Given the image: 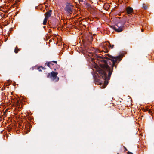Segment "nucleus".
Returning <instances> with one entry per match:
<instances>
[{
    "mask_svg": "<svg viewBox=\"0 0 154 154\" xmlns=\"http://www.w3.org/2000/svg\"><path fill=\"white\" fill-rule=\"evenodd\" d=\"M94 51L95 55L94 57L99 60L100 67L95 64L93 70L97 72L95 74L97 78L98 77L103 79L104 83H101L100 86L101 88H104L108 84L107 80L110 78L113 67L115 66L116 68V64L121 61L122 57L121 56L113 57L108 54L104 55L99 54L101 52L98 49H95Z\"/></svg>",
    "mask_w": 154,
    "mask_h": 154,
    "instance_id": "obj_1",
    "label": "nucleus"
},
{
    "mask_svg": "<svg viewBox=\"0 0 154 154\" xmlns=\"http://www.w3.org/2000/svg\"><path fill=\"white\" fill-rule=\"evenodd\" d=\"M125 24V22L124 21H121L118 22L114 26V28L116 31L120 32L122 31L123 27H124Z\"/></svg>",
    "mask_w": 154,
    "mask_h": 154,
    "instance_id": "obj_2",
    "label": "nucleus"
},
{
    "mask_svg": "<svg viewBox=\"0 0 154 154\" xmlns=\"http://www.w3.org/2000/svg\"><path fill=\"white\" fill-rule=\"evenodd\" d=\"M57 72L52 71L51 73H49L47 76L48 78H51L53 81L56 82L59 80V78L57 76Z\"/></svg>",
    "mask_w": 154,
    "mask_h": 154,
    "instance_id": "obj_3",
    "label": "nucleus"
},
{
    "mask_svg": "<svg viewBox=\"0 0 154 154\" xmlns=\"http://www.w3.org/2000/svg\"><path fill=\"white\" fill-rule=\"evenodd\" d=\"M65 10L68 13L71 14L73 10V6L69 4L67 5L65 8Z\"/></svg>",
    "mask_w": 154,
    "mask_h": 154,
    "instance_id": "obj_4",
    "label": "nucleus"
},
{
    "mask_svg": "<svg viewBox=\"0 0 154 154\" xmlns=\"http://www.w3.org/2000/svg\"><path fill=\"white\" fill-rule=\"evenodd\" d=\"M109 45L110 44L109 41L103 43L101 45V46L106 50H108V48H109Z\"/></svg>",
    "mask_w": 154,
    "mask_h": 154,
    "instance_id": "obj_5",
    "label": "nucleus"
},
{
    "mask_svg": "<svg viewBox=\"0 0 154 154\" xmlns=\"http://www.w3.org/2000/svg\"><path fill=\"white\" fill-rule=\"evenodd\" d=\"M51 10H50L46 12L45 15V17L48 19L51 15Z\"/></svg>",
    "mask_w": 154,
    "mask_h": 154,
    "instance_id": "obj_6",
    "label": "nucleus"
},
{
    "mask_svg": "<svg viewBox=\"0 0 154 154\" xmlns=\"http://www.w3.org/2000/svg\"><path fill=\"white\" fill-rule=\"evenodd\" d=\"M126 11L128 14H130L133 12V10L132 8L129 7L127 8Z\"/></svg>",
    "mask_w": 154,
    "mask_h": 154,
    "instance_id": "obj_7",
    "label": "nucleus"
},
{
    "mask_svg": "<svg viewBox=\"0 0 154 154\" xmlns=\"http://www.w3.org/2000/svg\"><path fill=\"white\" fill-rule=\"evenodd\" d=\"M145 112L146 111H148V113H149V114H151V113H152V111L150 110L149 109H148L147 107H146V106H145ZM151 115L152 116V114H151Z\"/></svg>",
    "mask_w": 154,
    "mask_h": 154,
    "instance_id": "obj_8",
    "label": "nucleus"
},
{
    "mask_svg": "<svg viewBox=\"0 0 154 154\" xmlns=\"http://www.w3.org/2000/svg\"><path fill=\"white\" fill-rule=\"evenodd\" d=\"M47 20H48V19L45 17V18L44 19V21L43 22V25H45L46 24Z\"/></svg>",
    "mask_w": 154,
    "mask_h": 154,
    "instance_id": "obj_9",
    "label": "nucleus"
},
{
    "mask_svg": "<svg viewBox=\"0 0 154 154\" xmlns=\"http://www.w3.org/2000/svg\"><path fill=\"white\" fill-rule=\"evenodd\" d=\"M19 50V49H18L17 47H16V48H15V49L14 50V51L15 53H17L18 52Z\"/></svg>",
    "mask_w": 154,
    "mask_h": 154,
    "instance_id": "obj_10",
    "label": "nucleus"
},
{
    "mask_svg": "<svg viewBox=\"0 0 154 154\" xmlns=\"http://www.w3.org/2000/svg\"><path fill=\"white\" fill-rule=\"evenodd\" d=\"M50 64H51V62L48 63H47V65L48 67H50Z\"/></svg>",
    "mask_w": 154,
    "mask_h": 154,
    "instance_id": "obj_11",
    "label": "nucleus"
},
{
    "mask_svg": "<svg viewBox=\"0 0 154 154\" xmlns=\"http://www.w3.org/2000/svg\"><path fill=\"white\" fill-rule=\"evenodd\" d=\"M130 21H131L132 23H134L133 22L134 21V19L133 18V19H130Z\"/></svg>",
    "mask_w": 154,
    "mask_h": 154,
    "instance_id": "obj_12",
    "label": "nucleus"
},
{
    "mask_svg": "<svg viewBox=\"0 0 154 154\" xmlns=\"http://www.w3.org/2000/svg\"><path fill=\"white\" fill-rule=\"evenodd\" d=\"M114 47V45H111L110 44V45H109V48H113Z\"/></svg>",
    "mask_w": 154,
    "mask_h": 154,
    "instance_id": "obj_13",
    "label": "nucleus"
},
{
    "mask_svg": "<svg viewBox=\"0 0 154 154\" xmlns=\"http://www.w3.org/2000/svg\"><path fill=\"white\" fill-rule=\"evenodd\" d=\"M152 117H151V116H150V117H148V118H150V121H152Z\"/></svg>",
    "mask_w": 154,
    "mask_h": 154,
    "instance_id": "obj_14",
    "label": "nucleus"
},
{
    "mask_svg": "<svg viewBox=\"0 0 154 154\" xmlns=\"http://www.w3.org/2000/svg\"><path fill=\"white\" fill-rule=\"evenodd\" d=\"M1 16L2 17L4 16V14L3 13H2V14H1Z\"/></svg>",
    "mask_w": 154,
    "mask_h": 154,
    "instance_id": "obj_15",
    "label": "nucleus"
},
{
    "mask_svg": "<svg viewBox=\"0 0 154 154\" xmlns=\"http://www.w3.org/2000/svg\"><path fill=\"white\" fill-rule=\"evenodd\" d=\"M79 0L80 2H84V0Z\"/></svg>",
    "mask_w": 154,
    "mask_h": 154,
    "instance_id": "obj_16",
    "label": "nucleus"
},
{
    "mask_svg": "<svg viewBox=\"0 0 154 154\" xmlns=\"http://www.w3.org/2000/svg\"><path fill=\"white\" fill-rule=\"evenodd\" d=\"M128 154H133V153H131V152H128Z\"/></svg>",
    "mask_w": 154,
    "mask_h": 154,
    "instance_id": "obj_17",
    "label": "nucleus"
},
{
    "mask_svg": "<svg viewBox=\"0 0 154 154\" xmlns=\"http://www.w3.org/2000/svg\"><path fill=\"white\" fill-rule=\"evenodd\" d=\"M90 55H89V54L88 55L89 56H90L91 55H92V54L91 53H90Z\"/></svg>",
    "mask_w": 154,
    "mask_h": 154,
    "instance_id": "obj_18",
    "label": "nucleus"
},
{
    "mask_svg": "<svg viewBox=\"0 0 154 154\" xmlns=\"http://www.w3.org/2000/svg\"><path fill=\"white\" fill-rule=\"evenodd\" d=\"M52 62H54L55 63H57V61H53Z\"/></svg>",
    "mask_w": 154,
    "mask_h": 154,
    "instance_id": "obj_19",
    "label": "nucleus"
},
{
    "mask_svg": "<svg viewBox=\"0 0 154 154\" xmlns=\"http://www.w3.org/2000/svg\"><path fill=\"white\" fill-rule=\"evenodd\" d=\"M147 7L146 6H145V9H146L147 8Z\"/></svg>",
    "mask_w": 154,
    "mask_h": 154,
    "instance_id": "obj_20",
    "label": "nucleus"
},
{
    "mask_svg": "<svg viewBox=\"0 0 154 154\" xmlns=\"http://www.w3.org/2000/svg\"><path fill=\"white\" fill-rule=\"evenodd\" d=\"M141 30H142V32H143V29H142Z\"/></svg>",
    "mask_w": 154,
    "mask_h": 154,
    "instance_id": "obj_21",
    "label": "nucleus"
},
{
    "mask_svg": "<svg viewBox=\"0 0 154 154\" xmlns=\"http://www.w3.org/2000/svg\"><path fill=\"white\" fill-rule=\"evenodd\" d=\"M40 68H41L42 69H44V68H43V67H41Z\"/></svg>",
    "mask_w": 154,
    "mask_h": 154,
    "instance_id": "obj_22",
    "label": "nucleus"
},
{
    "mask_svg": "<svg viewBox=\"0 0 154 154\" xmlns=\"http://www.w3.org/2000/svg\"><path fill=\"white\" fill-rule=\"evenodd\" d=\"M50 65H53V64L51 63V64H50Z\"/></svg>",
    "mask_w": 154,
    "mask_h": 154,
    "instance_id": "obj_23",
    "label": "nucleus"
},
{
    "mask_svg": "<svg viewBox=\"0 0 154 154\" xmlns=\"http://www.w3.org/2000/svg\"><path fill=\"white\" fill-rule=\"evenodd\" d=\"M91 39H92V37H91Z\"/></svg>",
    "mask_w": 154,
    "mask_h": 154,
    "instance_id": "obj_24",
    "label": "nucleus"
},
{
    "mask_svg": "<svg viewBox=\"0 0 154 154\" xmlns=\"http://www.w3.org/2000/svg\"><path fill=\"white\" fill-rule=\"evenodd\" d=\"M39 71H41V70H40V69H39Z\"/></svg>",
    "mask_w": 154,
    "mask_h": 154,
    "instance_id": "obj_25",
    "label": "nucleus"
}]
</instances>
